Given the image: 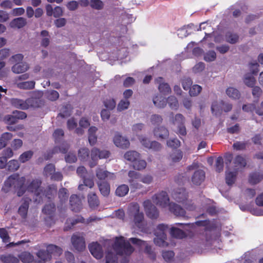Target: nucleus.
<instances>
[{
  "mask_svg": "<svg viewBox=\"0 0 263 263\" xmlns=\"http://www.w3.org/2000/svg\"><path fill=\"white\" fill-rule=\"evenodd\" d=\"M232 108V106L231 105L228 104L226 105V107L222 108L221 106V103L219 104L217 102H214L211 106V110L213 114H214L215 115H217L218 112H220L222 109H224L225 111H229Z\"/></svg>",
  "mask_w": 263,
  "mask_h": 263,
  "instance_id": "nucleus-22",
  "label": "nucleus"
},
{
  "mask_svg": "<svg viewBox=\"0 0 263 263\" xmlns=\"http://www.w3.org/2000/svg\"><path fill=\"white\" fill-rule=\"evenodd\" d=\"M71 210L75 212L79 211L81 208V200L76 195H72L70 198Z\"/></svg>",
  "mask_w": 263,
  "mask_h": 263,
  "instance_id": "nucleus-20",
  "label": "nucleus"
},
{
  "mask_svg": "<svg viewBox=\"0 0 263 263\" xmlns=\"http://www.w3.org/2000/svg\"><path fill=\"white\" fill-rule=\"evenodd\" d=\"M28 209V201H25V202L21 205L18 209V213L21 215V216L25 217L26 216Z\"/></svg>",
  "mask_w": 263,
  "mask_h": 263,
  "instance_id": "nucleus-57",
  "label": "nucleus"
},
{
  "mask_svg": "<svg viewBox=\"0 0 263 263\" xmlns=\"http://www.w3.org/2000/svg\"><path fill=\"white\" fill-rule=\"evenodd\" d=\"M168 230V227L166 225L162 224L158 226L155 231V238H154V242L156 245L165 247L167 246L168 243L165 241L166 233Z\"/></svg>",
  "mask_w": 263,
  "mask_h": 263,
  "instance_id": "nucleus-5",
  "label": "nucleus"
},
{
  "mask_svg": "<svg viewBox=\"0 0 263 263\" xmlns=\"http://www.w3.org/2000/svg\"><path fill=\"white\" fill-rule=\"evenodd\" d=\"M226 93L230 98L234 99H238L240 96L239 91L232 87H229L227 89Z\"/></svg>",
  "mask_w": 263,
  "mask_h": 263,
  "instance_id": "nucleus-37",
  "label": "nucleus"
},
{
  "mask_svg": "<svg viewBox=\"0 0 263 263\" xmlns=\"http://www.w3.org/2000/svg\"><path fill=\"white\" fill-rule=\"evenodd\" d=\"M41 36L43 37L41 44L44 47H46L49 43V39L47 31L44 30L41 32Z\"/></svg>",
  "mask_w": 263,
  "mask_h": 263,
  "instance_id": "nucleus-61",
  "label": "nucleus"
},
{
  "mask_svg": "<svg viewBox=\"0 0 263 263\" xmlns=\"http://www.w3.org/2000/svg\"><path fill=\"white\" fill-rule=\"evenodd\" d=\"M129 191L128 186L127 185L123 184L119 186L116 190V193L119 196H124Z\"/></svg>",
  "mask_w": 263,
  "mask_h": 263,
  "instance_id": "nucleus-39",
  "label": "nucleus"
},
{
  "mask_svg": "<svg viewBox=\"0 0 263 263\" xmlns=\"http://www.w3.org/2000/svg\"><path fill=\"white\" fill-rule=\"evenodd\" d=\"M243 81L245 84L249 87H253L255 83V78L249 73L245 76Z\"/></svg>",
  "mask_w": 263,
  "mask_h": 263,
  "instance_id": "nucleus-43",
  "label": "nucleus"
},
{
  "mask_svg": "<svg viewBox=\"0 0 263 263\" xmlns=\"http://www.w3.org/2000/svg\"><path fill=\"white\" fill-rule=\"evenodd\" d=\"M193 25L192 24L184 26L181 29H179L177 32V34L179 37L183 38L187 36L191 33V27Z\"/></svg>",
  "mask_w": 263,
  "mask_h": 263,
  "instance_id": "nucleus-33",
  "label": "nucleus"
},
{
  "mask_svg": "<svg viewBox=\"0 0 263 263\" xmlns=\"http://www.w3.org/2000/svg\"><path fill=\"white\" fill-rule=\"evenodd\" d=\"M16 85L20 89H30L34 88L35 82L33 81L16 82Z\"/></svg>",
  "mask_w": 263,
  "mask_h": 263,
  "instance_id": "nucleus-32",
  "label": "nucleus"
},
{
  "mask_svg": "<svg viewBox=\"0 0 263 263\" xmlns=\"http://www.w3.org/2000/svg\"><path fill=\"white\" fill-rule=\"evenodd\" d=\"M182 153L179 151H176L172 153L170 156V159L172 164H175L180 161L182 158Z\"/></svg>",
  "mask_w": 263,
  "mask_h": 263,
  "instance_id": "nucleus-36",
  "label": "nucleus"
},
{
  "mask_svg": "<svg viewBox=\"0 0 263 263\" xmlns=\"http://www.w3.org/2000/svg\"><path fill=\"white\" fill-rule=\"evenodd\" d=\"M78 175L83 179V182L84 185L80 184L79 185L78 189L80 190H83L84 186H88L91 188L93 186V181L91 178H86V176L87 175V173L86 172V169L83 166L79 167L77 171Z\"/></svg>",
  "mask_w": 263,
  "mask_h": 263,
  "instance_id": "nucleus-10",
  "label": "nucleus"
},
{
  "mask_svg": "<svg viewBox=\"0 0 263 263\" xmlns=\"http://www.w3.org/2000/svg\"><path fill=\"white\" fill-rule=\"evenodd\" d=\"M104 105L105 107L108 109L112 110L115 108L116 103L114 99L108 98L104 101Z\"/></svg>",
  "mask_w": 263,
  "mask_h": 263,
  "instance_id": "nucleus-53",
  "label": "nucleus"
},
{
  "mask_svg": "<svg viewBox=\"0 0 263 263\" xmlns=\"http://www.w3.org/2000/svg\"><path fill=\"white\" fill-rule=\"evenodd\" d=\"M185 119L184 117L180 114H177L175 116V119L173 120L174 125L178 126L184 124Z\"/></svg>",
  "mask_w": 263,
  "mask_h": 263,
  "instance_id": "nucleus-50",
  "label": "nucleus"
},
{
  "mask_svg": "<svg viewBox=\"0 0 263 263\" xmlns=\"http://www.w3.org/2000/svg\"><path fill=\"white\" fill-rule=\"evenodd\" d=\"M29 68V65L26 62L15 63L11 68L12 72L16 74L24 73Z\"/></svg>",
  "mask_w": 263,
  "mask_h": 263,
  "instance_id": "nucleus-18",
  "label": "nucleus"
},
{
  "mask_svg": "<svg viewBox=\"0 0 263 263\" xmlns=\"http://www.w3.org/2000/svg\"><path fill=\"white\" fill-rule=\"evenodd\" d=\"M26 24V19L23 17H18L14 19L10 23V26L12 28H21L24 27Z\"/></svg>",
  "mask_w": 263,
  "mask_h": 263,
  "instance_id": "nucleus-29",
  "label": "nucleus"
},
{
  "mask_svg": "<svg viewBox=\"0 0 263 263\" xmlns=\"http://www.w3.org/2000/svg\"><path fill=\"white\" fill-rule=\"evenodd\" d=\"M169 106L172 109H177L178 108L179 104L177 99L174 96H171L167 100Z\"/></svg>",
  "mask_w": 263,
  "mask_h": 263,
  "instance_id": "nucleus-52",
  "label": "nucleus"
},
{
  "mask_svg": "<svg viewBox=\"0 0 263 263\" xmlns=\"http://www.w3.org/2000/svg\"><path fill=\"white\" fill-rule=\"evenodd\" d=\"M262 177L259 174L254 173L250 175L249 178V181L252 184H256L258 183Z\"/></svg>",
  "mask_w": 263,
  "mask_h": 263,
  "instance_id": "nucleus-59",
  "label": "nucleus"
},
{
  "mask_svg": "<svg viewBox=\"0 0 263 263\" xmlns=\"http://www.w3.org/2000/svg\"><path fill=\"white\" fill-rule=\"evenodd\" d=\"M139 154L138 152L133 151H128L124 154L125 159L133 162L139 158Z\"/></svg>",
  "mask_w": 263,
  "mask_h": 263,
  "instance_id": "nucleus-34",
  "label": "nucleus"
},
{
  "mask_svg": "<svg viewBox=\"0 0 263 263\" xmlns=\"http://www.w3.org/2000/svg\"><path fill=\"white\" fill-rule=\"evenodd\" d=\"M173 197L178 202H183L185 208L189 211H193L195 209V205L191 201H186V194L183 189H179L178 191L173 194Z\"/></svg>",
  "mask_w": 263,
  "mask_h": 263,
  "instance_id": "nucleus-7",
  "label": "nucleus"
},
{
  "mask_svg": "<svg viewBox=\"0 0 263 263\" xmlns=\"http://www.w3.org/2000/svg\"><path fill=\"white\" fill-rule=\"evenodd\" d=\"M154 134L155 136L161 139H165L168 136L167 130L162 126L155 128L154 130Z\"/></svg>",
  "mask_w": 263,
  "mask_h": 263,
  "instance_id": "nucleus-28",
  "label": "nucleus"
},
{
  "mask_svg": "<svg viewBox=\"0 0 263 263\" xmlns=\"http://www.w3.org/2000/svg\"><path fill=\"white\" fill-rule=\"evenodd\" d=\"M96 175L99 180H113L116 178L114 173L108 172L104 168L101 167L97 168Z\"/></svg>",
  "mask_w": 263,
  "mask_h": 263,
  "instance_id": "nucleus-15",
  "label": "nucleus"
},
{
  "mask_svg": "<svg viewBox=\"0 0 263 263\" xmlns=\"http://www.w3.org/2000/svg\"><path fill=\"white\" fill-rule=\"evenodd\" d=\"M0 237L4 243H8L10 240L9 233L5 228H0Z\"/></svg>",
  "mask_w": 263,
  "mask_h": 263,
  "instance_id": "nucleus-45",
  "label": "nucleus"
},
{
  "mask_svg": "<svg viewBox=\"0 0 263 263\" xmlns=\"http://www.w3.org/2000/svg\"><path fill=\"white\" fill-rule=\"evenodd\" d=\"M97 129L95 126H91L88 129V141L91 145H94L97 142V137L96 133Z\"/></svg>",
  "mask_w": 263,
  "mask_h": 263,
  "instance_id": "nucleus-27",
  "label": "nucleus"
},
{
  "mask_svg": "<svg viewBox=\"0 0 263 263\" xmlns=\"http://www.w3.org/2000/svg\"><path fill=\"white\" fill-rule=\"evenodd\" d=\"M236 177V172H232L230 171H227L226 172V180L228 184H232L235 180Z\"/></svg>",
  "mask_w": 263,
  "mask_h": 263,
  "instance_id": "nucleus-48",
  "label": "nucleus"
},
{
  "mask_svg": "<svg viewBox=\"0 0 263 263\" xmlns=\"http://www.w3.org/2000/svg\"><path fill=\"white\" fill-rule=\"evenodd\" d=\"M143 205L147 216L151 218H156L158 216V212L149 200L145 201Z\"/></svg>",
  "mask_w": 263,
  "mask_h": 263,
  "instance_id": "nucleus-13",
  "label": "nucleus"
},
{
  "mask_svg": "<svg viewBox=\"0 0 263 263\" xmlns=\"http://www.w3.org/2000/svg\"><path fill=\"white\" fill-rule=\"evenodd\" d=\"M88 149L84 148L79 150V156L81 160L86 161L88 159Z\"/></svg>",
  "mask_w": 263,
  "mask_h": 263,
  "instance_id": "nucleus-60",
  "label": "nucleus"
},
{
  "mask_svg": "<svg viewBox=\"0 0 263 263\" xmlns=\"http://www.w3.org/2000/svg\"><path fill=\"white\" fill-rule=\"evenodd\" d=\"M20 261L23 263H31L34 260L33 256L28 252H23L18 256Z\"/></svg>",
  "mask_w": 263,
  "mask_h": 263,
  "instance_id": "nucleus-26",
  "label": "nucleus"
},
{
  "mask_svg": "<svg viewBox=\"0 0 263 263\" xmlns=\"http://www.w3.org/2000/svg\"><path fill=\"white\" fill-rule=\"evenodd\" d=\"M36 256L38 257L39 260L37 263H45L46 261L49 260L51 257L48 252L40 250L37 253Z\"/></svg>",
  "mask_w": 263,
  "mask_h": 263,
  "instance_id": "nucleus-24",
  "label": "nucleus"
},
{
  "mask_svg": "<svg viewBox=\"0 0 263 263\" xmlns=\"http://www.w3.org/2000/svg\"><path fill=\"white\" fill-rule=\"evenodd\" d=\"M7 166L9 171L14 172L18 170L20 164L17 160H12L7 163Z\"/></svg>",
  "mask_w": 263,
  "mask_h": 263,
  "instance_id": "nucleus-46",
  "label": "nucleus"
},
{
  "mask_svg": "<svg viewBox=\"0 0 263 263\" xmlns=\"http://www.w3.org/2000/svg\"><path fill=\"white\" fill-rule=\"evenodd\" d=\"M154 104L159 108L164 107L166 104V101L165 98L162 95H158L153 99Z\"/></svg>",
  "mask_w": 263,
  "mask_h": 263,
  "instance_id": "nucleus-31",
  "label": "nucleus"
},
{
  "mask_svg": "<svg viewBox=\"0 0 263 263\" xmlns=\"http://www.w3.org/2000/svg\"><path fill=\"white\" fill-rule=\"evenodd\" d=\"M0 260L2 263H20L18 257L11 253L0 255Z\"/></svg>",
  "mask_w": 263,
  "mask_h": 263,
  "instance_id": "nucleus-19",
  "label": "nucleus"
},
{
  "mask_svg": "<svg viewBox=\"0 0 263 263\" xmlns=\"http://www.w3.org/2000/svg\"><path fill=\"white\" fill-rule=\"evenodd\" d=\"M153 178L151 175L146 174L142 176H140L139 174V181L143 182L146 184H149L152 183Z\"/></svg>",
  "mask_w": 263,
  "mask_h": 263,
  "instance_id": "nucleus-56",
  "label": "nucleus"
},
{
  "mask_svg": "<svg viewBox=\"0 0 263 263\" xmlns=\"http://www.w3.org/2000/svg\"><path fill=\"white\" fill-rule=\"evenodd\" d=\"M90 6L93 9L101 10L103 9L104 4L101 0H91L90 1Z\"/></svg>",
  "mask_w": 263,
  "mask_h": 263,
  "instance_id": "nucleus-51",
  "label": "nucleus"
},
{
  "mask_svg": "<svg viewBox=\"0 0 263 263\" xmlns=\"http://www.w3.org/2000/svg\"><path fill=\"white\" fill-rule=\"evenodd\" d=\"M113 142L116 146L123 149L128 148L130 145L128 139L118 133L115 134Z\"/></svg>",
  "mask_w": 263,
  "mask_h": 263,
  "instance_id": "nucleus-11",
  "label": "nucleus"
},
{
  "mask_svg": "<svg viewBox=\"0 0 263 263\" xmlns=\"http://www.w3.org/2000/svg\"><path fill=\"white\" fill-rule=\"evenodd\" d=\"M216 59V53L214 51H209L204 54L203 59L207 62L214 61Z\"/></svg>",
  "mask_w": 263,
  "mask_h": 263,
  "instance_id": "nucleus-42",
  "label": "nucleus"
},
{
  "mask_svg": "<svg viewBox=\"0 0 263 263\" xmlns=\"http://www.w3.org/2000/svg\"><path fill=\"white\" fill-rule=\"evenodd\" d=\"M154 201L162 208L168 207L170 211L178 216H184L185 211L180 206L169 203V199L166 192H162L156 195Z\"/></svg>",
  "mask_w": 263,
  "mask_h": 263,
  "instance_id": "nucleus-2",
  "label": "nucleus"
},
{
  "mask_svg": "<svg viewBox=\"0 0 263 263\" xmlns=\"http://www.w3.org/2000/svg\"><path fill=\"white\" fill-rule=\"evenodd\" d=\"M171 235L176 238H182L186 236V234L179 228L173 227L171 230Z\"/></svg>",
  "mask_w": 263,
  "mask_h": 263,
  "instance_id": "nucleus-38",
  "label": "nucleus"
},
{
  "mask_svg": "<svg viewBox=\"0 0 263 263\" xmlns=\"http://www.w3.org/2000/svg\"><path fill=\"white\" fill-rule=\"evenodd\" d=\"M11 102L14 107L22 109H26L29 107H38L40 106L37 101L33 98L28 99L25 101L17 99H13Z\"/></svg>",
  "mask_w": 263,
  "mask_h": 263,
  "instance_id": "nucleus-6",
  "label": "nucleus"
},
{
  "mask_svg": "<svg viewBox=\"0 0 263 263\" xmlns=\"http://www.w3.org/2000/svg\"><path fill=\"white\" fill-rule=\"evenodd\" d=\"M41 184V181L38 179L33 180L27 186V189L28 191L31 192H34L36 196L40 195L41 193L39 189V186Z\"/></svg>",
  "mask_w": 263,
  "mask_h": 263,
  "instance_id": "nucleus-21",
  "label": "nucleus"
},
{
  "mask_svg": "<svg viewBox=\"0 0 263 263\" xmlns=\"http://www.w3.org/2000/svg\"><path fill=\"white\" fill-rule=\"evenodd\" d=\"M129 215L133 217L134 226L138 228L140 231L144 230L145 222L144 219L143 213L139 212V206L137 203H132L128 209Z\"/></svg>",
  "mask_w": 263,
  "mask_h": 263,
  "instance_id": "nucleus-3",
  "label": "nucleus"
},
{
  "mask_svg": "<svg viewBox=\"0 0 263 263\" xmlns=\"http://www.w3.org/2000/svg\"><path fill=\"white\" fill-rule=\"evenodd\" d=\"M32 152L31 151H27L23 153L19 157V160L24 163L29 160L32 156Z\"/></svg>",
  "mask_w": 263,
  "mask_h": 263,
  "instance_id": "nucleus-55",
  "label": "nucleus"
},
{
  "mask_svg": "<svg viewBox=\"0 0 263 263\" xmlns=\"http://www.w3.org/2000/svg\"><path fill=\"white\" fill-rule=\"evenodd\" d=\"M99 187L101 194L105 196L109 193V185L106 182L99 184Z\"/></svg>",
  "mask_w": 263,
  "mask_h": 263,
  "instance_id": "nucleus-49",
  "label": "nucleus"
},
{
  "mask_svg": "<svg viewBox=\"0 0 263 263\" xmlns=\"http://www.w3.org/2000/svg\"><path fill=\"white\" fill-rule=\"evenodd\" d=\"M113 250L117 254L122 256L129 255L134 251V249L129 243L126 241L122 236L116 238Z\"/></svg>",
  "mask_w": 263,
  "mask_h": 263,
  "instance_id": "nucleus-4",
  "label": "nucleus"
},
{
  "mask_svg": "<svg viewBox=\"0 0 263 263\" xmlns=\"http://www.w3.org/2000/svg\"><path fill=\"white\" fill-rule=\"evenodd\" d=\"M11 147L14 150L20 148L23 145V141L21 139H15L11 143Z\"/></svg>",
  "mask_w": 263,
  "mask_h": 263,
  "instance_id": "nucleus-63",
  "label": "nucleus"
},
{
  "mask_svg": "<svg viewBox=\"0 0 263 263\" xmlns=\"http://www.w3.org/2000/svg\"><path fill=\"white\" fill-rule=\"evenodd\" d=\"M139 140L141 144L146 148L152 149L154 151H158L161 147V145L158 142L156 141L151 142L144 137H140Z\"/></svg>",
  "mask_w": 263,
  "mask_h": 263,
  "instance_id": "nucleus-14",
  "label": "nucleus"
},
{
  "mask_svg": "<svg viewBox=\"0 0 263 263\" xmlns=\"http://www.w3.org/2000/svg\"><path fill=\"white\" fill-rule=\"evenodd\" d=\"M27 185L28 183H26L25 177L20 176L17 174H14L5 181L2 190L5 193L14 191L17 192L18 196H21L25 192Z\"/></svg>",
  "mask_w": 263,
  "mask_h": 263,
  "instance_id": "nucleus-1",
  "label": "nucleus"
},
{
  "mask_svg": "<svg viewBox=\"0 0 263 263\" xmlns=\"http://www.w3.org/2000/svg\"><path fill=\"white\" fill-rule=\"evenodd\" d=\"M46 97L51 101H55L59 97V93L55 90L48 91L46 93Z\"/></svg>",
  "mask_w": 263,
  "mask_h": 263,
  "instance_id": "nucleus-58",
  "label": "nucleus"
},
{
  "mask_svg": "<svg viewBox=\"0 0 263 263\" xmlns=\"http://www.w3.org/2000/svg\"><path fill=\"white\" fill-rule=\"evenodd\" d=\"M106 263H117L116 255L111 252H108L106 256Z\"/></svg>",
  "mask_w": 263,
  "mask_h": 263,
  "instance_id": "nucleus-54",
  "label": "nucleus"
},
{
  "mask_svg": "<svg viewBox=\"0 0 263 263\" xmlns=\"http://www.w3.org/2000/svg\"><path fill=\"white\" fill-rule=\"evenodd\" d=\"M91 254L97 259H100L103 256V251L101 246L97 242H92L89 246Z\"/></svg>",
  "mask_w": 263,
  "mask_h": 263,
  "instance_id": "nucleus-16",
  "label": "nucleus"
},
{
  "mask_svg": "<svg viewBox=\"0 0 263 263\" xmlns=\"http://www.w3.org/2000/svg\"><path fill=\"white\" fill-rule=\"evenodd\" d=\"M202 88L198 85H194L190 90V94L192 96L198 95L201 91Z\"/></svg>",
  "mask_w": 263,
  "mask_h": 263,
  "instance_id": "nucleus-62",
  "label": "nucleus"
},
{
  "mask_svg": "<svg viewBox=\"0 0 263 263\" xmlns=\"http://www.w3.org/2000/svg\"><path fill=\"white\" fill-rule=\"evenodd\" d=\"M205 174L201 170H198L195 171L192 177V181L195 185H198L201 184L204 180Z\"/></svg>",
  "mask_w": 263,
  "mask_h": 263,
  "instance_id": "nucleus-17",
  "label": "nucleus"
},
{
  "mask_svg": "<svg viewBox=\"0 0 263 263\" xmlns=\"http://www.w3.org/2000/svg\"><path fill=\"white\" fill-rule=\"evenodd\" d=\"M133 163V167L138 170H143L146 166V162L144 160H140L139 158Z\"/></svg>",
  "mask_w": 263,
  "mask_h": 263,
  "instance_id": "nucleus-47",
  "label": "nucleus"
},
{
  "mask_svg": "<svg viewBox=\"0 0 263 263\" xmlns=\"http://www.w3.org/2000/svg\"><path fill=\"white\" fill-rule=\"evenodd\" d=\"M158 83H160L159 86V90L160 92V95H167L171 92V88L167 83H165L162 82V79L159 78L157 80Z\"/></svg>",
  "mask_w": 263,
  "mask_h": 263,
  "instance_id": "nucleus-25",
  "label": "nucleus"
},
{
  "mask_svg": "<svg viewBox=\"0 0 263 263\" xmlns=\"http://www.w3.org/2000/svg\"><path fill=\"white\" fill-rule=\"evenodd\" d=\"M47 252L51 255L58 256H59L62 252V249L57 246L53 245H49L47 247Z\"/></svg>",
  "mask_w": 263,
  "mask_h": 263,
  "instance_id": "nucleus-30",
  "label": "nucleus"
},
{
  "mask_svg": "<svg viewBox=\"0 0 263 263\" xmlns=\"http://www.w3.org/2000/svg\"><path fill=\"white\" fill-rule=\"evenodd\" d=\"M223 168V160L221 157H219L216 161V171L220 172Z\"/></svg>",
  "mask_w": 263,
  "mask_h": 263,
  "instance_id": "nucleus-64",
  "label": "nucleus"
},
{
  "mask_svg": "<svg viewBox=\"0 0 263 263\" xmlns=\"http://www.w3.org/2000/svg\"><path fill=\"white\" fill-rule=\"evenodd\" d=\"M88 201L89 206L91 208H95L98 205L99 203V201L96 195L94 193L89 194L88 197Z\"/></svg>",
  "mask_w": 263,
  "mask_h": 263,
  "instance_id": "nucleus-40",
  "label": "nucleus"
},
{
  "mask_svg": "<svg viewBox=\"0 0 263 263\" xmlns=\"http://www.w3.org/2000/svg\"><path fill=\"white\" fill-rule=\"evenodd\" d=\"M130 240L134 244L137 245L140 248V249L143 250L144 249L145 251L148 254H151V247L148 246L146 242L143 241L140 239L132 238L130 239Z\"/></svg>",
  "mask_w": 263,
  "mask_h": 263,
  "instance_id": "nucleus-23",
  "label": "nucleus"
},
{
  "mask_svg": "<svg viewBox=\"0 0 263 263\" xmlns=\"http://www.w3.org/2000/svg\"><path fill=\"white\" fill-rule=\"evenodd\" d=\"M13 136L9 133H5L0 137V149L4 147Z\"/></svg>",
  "mask_w": 263,
  "mask_h": 263,
  "instance_id": "nucleus-35",
  "label": "nucleus"
},
{
  "mask_svg": "<svg viewBox=\"0 0 263 263\" xmlns=\"http://www.w3.org/2000/svg\"><path fill=\"white\" fill-rule=\"evenodd\" d=\"M73 248L78 251H83L85 249V242L83 234H74L71 239Z\"/></svg>",
  "mask_w": 263,
  "mask_h": 263,
  "instance_id": "nucleus-9",
  "label": "nucleus"
},
{
  "mask_svg": "<svg viewBox=\"0 0 263 263\" xmlns=\"http://www.w3.org/2000/svg\"><path fill=\"white\" fill-rule=\"evenodd\" d=\"M130 104V102L128 100H121L117 105V110L119 111H122L127 109Z\"/></svg>",
  "mask_w": 263,
  "mask_h": 263,
  "instance_id": "nucleus-44",
  "label": "nucleus"
},
{
  "mask_svg": "<svg viewBox=\"0 0 263 263\" xmlns=\"http://www.w3.org/2000/svg\"><path fill=\"white\" fill-rule=\"evenodd\" d=\"M129 177V182L132 187L135 189H141L143 185L138 181H139V173L137 172L131 171L128 173Z\"/></svg>",
  "mask_w": 263,
  "mask_h": 263,
  "instance_id": "nucleus-12",
  "label": "nucleus"
},
{
  "mask_svg": "<svg viewBox=\"0 0 263 263\" xmlns=\"http://www.w3.org/2000/svg\"><path fill=\"white\" fill-rule=\"evenodd\" d=\"M110 155L109 152L106 150L100 151L98 149L94 148L91 150L90 159L89 162L90 167H93L96 165L97 161L99 159L107 158Z\"/></svg>",
  "mask_w": 263,
  "mask_h": 263,
  "instance_id": "nucleus-8",
  "label": "nucleus"
},
{
  "mask_svg": "<svg viewBox=\"0 0 263 263\" xmlns=\"http://www.w3.org/2000/svg\"><path fill=\"white\" fill-rule=\"evenodd\" d=\"M235 166L236 170H238L244 167L246 164V161L245 159L241 156H238L235 159Z\"/></svg>",
  "mask_w": 263,
  "mask_h": 263,
  "instance_id": "nucleus-41",
  "label": "nucleus"
}]
</instances>
